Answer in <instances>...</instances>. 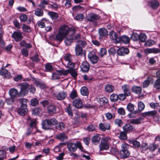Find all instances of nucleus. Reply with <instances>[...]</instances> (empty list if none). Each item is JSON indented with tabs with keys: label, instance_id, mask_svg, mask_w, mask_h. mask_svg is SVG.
Returning a JSON list of instances; mask_svg holds the SVG:
<instances>
[{
	"label": "nucleus",
	"instance_id": "nucleus-1",
	"mask_svg": "<svg viewBox=\"0 0 160 160\" xmlns=\"http://www.w3.org/2000/svg\"><path fill=\"white\" fill-rule=\"evenodd\" d=\"M19 102L21 103L20 108L18 109V113L24 116L27 112L28 109L27 108V100L22 98L19 100Z\"/></svg>",
	"mask_w": 160,
	"mask_h": 160
},
{
	"label": "nucleus",
	"instance_id": "nucleus-2",
	"mask_svg": "<svg viewBox=\"0 0 160 160\" xmlns=\"http://www.w3.org/2000/svg\"><path fill=\"white\" fill-rule=\"evenodd\" d=\"M121 150L119 152V155L121 158H125L128 157L130 155V152L128 150L129 146L126 143H124L121 145Z\"/></svg>",
	"mask_w": 160,
	"mask_h": 160
},
{
	"label": "nucleus",
	"instance_id": "nucleus-3",
	"mask_svg": "<svg viewBox=\"0 0 160 160\" xmlns=\"http://www.w3.org/2000/svg\"><path fill=\"white\" fill-rule=\"evenodd\" d=\"M18 86L19 87L20 90L19 91V94L22 96H25L28 92V89L29 87V84L27 82H23L18 85Z\"/></svg>",
	"mask_w": 160,
	"mask_h": 160
},
{
	"label": "nucleus",
	"instance_id": "nucleus-4",
	"mask_svg": "<svg viewBox=\"0 0 160 160\" xmlns=\"http://www.w3.org/2000/svg\"><path fill=\"white\" fill-rule=\"evenodd\" d=\"M12 37L17 42L22 40L23 38L22 32L19 30L14 32L12 34Z\"/></svg>",
	"mask_w": 160,
	"mask_h": 160
},
{
	"label": "nucleus",
	"instance_id": "nucleus-5",
	"mask_svg": "<svg viewBox=\"0 0 160 160\" xmlns=\"http://www.w3.org/2000/svg\"><path fill=\"white\" fill-rule=\"evenodd\" d=\"M9 93L10 97L15 99H16L17 97L22 96L21 95L19 94V92L18 90L15 88L11 89L9 91Z\"/></svg>",
	"mask_w": 160,
	"mask_h": 160
},
{
	"label": "nucleus",
	"instance_id": "nucleus-6",
	"mask_svg": "<svg viewBox=\"0 0 160 160\" xmlns=\"http://www.w3.org/2000/svg\"><path fill=\"white\" fill-rule=\"evenodd\" d=\"M67 95V93L66 91H62L56 94L55 96L58 100L62 101L66 98Z\"/></svg>",
	"mask_w": 160,
	"mask_h": 160
},
{
	"label": "nucleus",
	"instance_id": "nucleus-7",
	"mask_svg": "<svg viewBox=\"0 0 160 160\" xmlns=\"http://www.w3.org/2000/svg\"><path fill=\"white\" fill-rule=\"evenodd\" d=\"M100 18L99 15L93 13H91L88 15L87 21L93 22L98 20Z\"/></svg>",
	"mask_w": 160,
	"mask_h": 160
},
{
	"label": "nucleus",
	"instance_id": "nucleus-8",
	"mask_svg": "<svg viewBox=\"0 0 160 160\" xmlns=\"http://www.w3.org/2000/svg\"><path fill=\"white\" fill-rule=\"evenodd\" d=\"M99 147L100 150L101 151L108 149L109 148V146L108 143V141L105 139H103L99 145Z\"/></svg>",
	"mask_w": 160,
	"mask_h": 160
},
{
	"label": "nucleus",
	"instance_id": "nucleus-9",
	"mask_svg": "<svg viewBox=\"0 0 160 160\" xmlns=\"http://www.w3.org/2000/svg\"><path fill=\"white\" fill-rule=\"evenodd\" d=\"M59 31L65 37L69 32V28L67 26L63 25L61 27Z\"/></svg>",
	"mask_w": 160,
	"mask_h": 160
},
{
	"label": "nucleus",
	"instance_id": "nucleus-10",
	"mask_svg": "<svg viewBox=\"0 0 160 160\" xmlns=\"http://www.w3.org/2000/svg\"><path fill=\"white\" fill-rule=\"evenodd\" d=\"M80 68L83 72H88L90 68L89 64L87 61L83 62L80 66Z\"/></svg>",
	"mask_w": 160,
	"mask_h": 160
},
{
	"label": "nucleus",
	"instance_id": "nucleus-11",
	"mask_svg": "<svg viewBox=\"0 0 160 160\" xmlns=\"http://www.w3.org/2000/svg\"><path fill=\"white\" fill-rule=\"evenodd\" d=\"M153 82V78L151 77H148L143 82L142 87L144 88H147L149 86L150 83H152Z\"/></svg>",
	"mask_w": 160,
	"mask_h": 160
},
{
	"label": "nucleus",
	"instance_id": "nucleus-12",
	"mask_svg": "<svg viewBox=\"0 0 160 160\" xmlns=\"http://www.w3.org/2000/svg\"><path fill=\"white\" fill-rule=\"evenodd\" d=\"M129 52V49L123 47L119 48L117 51L118 54L120 56H124Z\"/></svg>",
	"mask_w": 160,
	"mask_h": 160
},
{
	"label": "nucleus",
	"instance_id": "nucleus-13",
	"mask_svg": "<svg viewBox=\"0 0 160 160\" xmlns=\"http://www.w3.org/2000/svg\"><path fill=\"white\" fill-rule=\"evenodd\" d=\"M148 5L152 8L156 9L159 6V3L155 0H151L148 2Z\"/></svg>",
	"mask_w": 160,
	"mask_h": 160
},
{
	"label": "nucleus",
	"instance_id": "nucleus-14",
	"mask_svg": "<svg viewBox=\"0 0 160 160\" xmlns=\"http://www.w3.org/2000/svg\"><path fill=\"white\" fill-rule=\"evenodd\" d=\"M99 127L100 129L102 131H105L106 130H109L110 128L109 124L108 122H104V123H101L99 124Z\"/></svg>",
	"mask_w": 160,
	"mask_h": 160
},
{
	"label": "nucleus",
	"instance_id": "nucleus-15",
	"mask_svg": "<svg viewBox=\"0 0 160 160\" xmlns=\"http://www.w3.org/2000/svg\"><path fill=\"white\" fill-rule=\"evenodd\" d=\"M77 143L69 142L67 144L68 150L71 152H75L77 149Z\"/></svg>",
	"mask_w": 160,
	"mask_h": 160
},
{
	"label": "nucleus",
	"instance_id": "nucleus-16",
	"mask_svg": "<svg viewBox=\"0 0 160 160\" xmlns=\"http://www.w3.org/2000/svg\"><path fill=\"white\" fill-rule=\"evenodd\" d=\"M109 35L110 38L113 40H115L116 43L120 42L119 37H117V34L115 32L113 31L109 33Z\"/></svg>",
	"mask_w": 160,
	"mask_h": 160
},
{
	"label": "nucleus",
	"instance_id": "nucleus-17",
	"mask_svg": "<svg viewBox=\"0 0 160 160\" xmlns=\"http://www.w3.org/2000/svg\"><path fill=\"white\" fill-rule=\"evenodd\" d=\"M0 75L2 76L5 75V77L7 79L10 78L11 77L10 73L8 72L7 70L4 68H2L0 70Z\"/></svg>",
	"mask_w": 160,
	"mask_h": 160
},
{
	"label": "nucleus",
	"instance_id": "nucleus-18",
	"mask_svg": "<svg viewBox=\"0 0 160 160\" xmlns=\"http://www.w3.org/2000/svg\"><path fill=\"white\" fill-rule=\"evenodd\" d=\"M73 38L72 35H69L66 37L64 39L65 44L67 46L70 45L73 42Z\"/></svg>",
	"mask_w": 160,
	"mask_h": 160
},
{
	"label": "nucleus",
	"instance_id": "nucleus-19",
	"mask_svg": "<svg viewBox=\"0 0 160 160\" xmlns=\"http://www.w3.org/2000/svg\"><path fill=\"white\" fill-rule=\"evenodd\" d=\"M42 128L44 130H49L52 129L48 119H45L42 123Z\"/></svg>",
	"mask_w": 160,
	"mask_h": 160
},
{
	"label": "nucleus",
	"instance_id": "nucleus-20",
	"mask_svg": "<svg viewBox=\"0 0 160 160\" xmlns=\"http://www.w3.org/2000/svg\"><path fill=\"white\" fill-rule=\"evenodd\" d=\"M56 138L62 141H63L68 138V137L66 134L62 132L57 134L56 136Z\"/></svg>",
	"mask_w": 160,
	"mask_h": 160
},
{
	"label": "nucleus",
	"instance_id": "nucleus-21",
	"mask_svg": "<svg viewBox=\"0 0 160 160\" xmlns=\"http://www.w3.org/2000/svg\"><path fill=\"white\" fill-rule=\"evenodd\" d=\"M73 104L74 106L77 108H81L82 107V103L80 99H76L73 102Z\"/></svg>",
	"mask_w": 160,
	"mask_h": 160
},
{
	"label": "nucleus",
	"instance_id": "nucleus-22",
	"mask_svg": "<svg viewBox=\"0 0 160 160\" xmlns=\"http://www.w3.org/2000/svg\"><path fill=\"white\" fill-rule=\"evenodd\" d=\"M88 58L90 60L92 63L95 64L96 63L98 60V58L96 55H92L91 53H89L88 55Z\"/></svg>",
	"mask_w": 160,
	"mask_h": 160
},
{
	"label": "nucleus",
	"instance_id": "nucleus-23",
	"mask_svg": "<svg viewBox=\"0 0 160 160\" xmlns=\"http://www.w3.org/2000/svg\"><path fill=\"white\" fill-rule=\"evenodd\" d=\"M157 113V111L155 110L148 111L142 113V117H145L147 116L149 117L153 116L155 115Z\"/></svg>",
	"mask_w": 160,
	"mask_h": 160
},
{
	"label": "nucleus",
	"instance_id": "nucleus-24",
	"mask_svg": "<svg viewBox=\"0 0 160 160\" xmlns=\"http://www.w3.org/2000/svg\"><path fill=\"white\" fill-rule=\"evenodd\" d=\"M122 89L124 93L127 96H129L130 95V91L129 90V87L128 85L126 84L122 86Z\"/></svg>",
	"mask_w": 160,
	"mask_h": 160
},
{
	"label": "nucleus",
	"instance_id": "nucleus-25",
	"mask_svg": "<svg viewBox=\"0 0 160 160\" xmlns=\"http://www.w3.org/2000/svg\"><path fill=\"white\" fill-rule=\"evenodd\" d=\"M48 112L49 113H55L56 112V107L53 105H49L47 107Z\"/></svg>",
	"mask_w": 160,
	"mask_h": 160
},
{
	"label": "nucleus",
	"instance_id": "nucleus-26",
	"mask_svg": "<svg viewBox=\"0 0 160 160\" xmlns=\"http://www.w3.org/2000/svg\"><path fill=\"white\" fill-rule=\"evenodd\" d=\"M98 33L99 35L102 37L107 36L108 34L107 30L104 28H100L98 30Z\"/></svg>",
	"mask_w": 160,
	"mask_h": 160
},
{
	"label": "nucleus",
	"instance_id": "nucleus-27",
	"mask_svg": "<svg viewBox=\"0 0 160 160\" xmlns=\"http://www.w3.org/2000/svg\"><path fill=\"white\" fill-rule=\"evenodd\" d=\"M101 138L98 135H96L93 136L92 138V142L95 144H97L99 142Z\"/></svg>",
	"mask_w": 160,
	"mask_h": 160
},
{
	"label": "nucleus",
	"instance_id": "nucleus-28",
	"mask_svg": "<svg viewBox=\"0 0 160 160\" xmlns=\"http://www.w3.org/2000/svg\"><path fill=\"white\" fill-rule=\"evenodd\" d=\"M75 54L77 56H79L82 54V48L79 47L78 45H76L75 49Z\"/></svg>",
	"mask_w": 160,
	"mask_h": 160
},
{
	"label": "nucleus",
	"instance_id": "nucleus-29",
	"mask_svg": "<svg viewBox=\"0 0 160 160\" xmlns=\"http://www.w3.org/2000/svg\"><path fill=\"white\" fill-rule=\"evenodd\" d=\"M68 73H70L71 76L74 79L77 78L78 74L76 69H68Z\"/></svg>",
	"mask_w": 160,
	"mask_h": 160
},
{
	"label": "nucleus",
	"instance_id": "nucleus-30",
	"mask_svg": "<svg viewBox=\"0 0 160 160\" xmlns=\"http://www.w3.org/2000/svg\"><path fill=\"white\" fill-rule=\"evenodd\" d=\"M42 109L39 107L34 108L32 109V113L33 115H37L41 112Z\"/></svg>",
	"mask_w": 160,
	"mask_h": 160
},
{
	"label": "nucleus",
	"instance_id": "nucleus-31",
	"mask_svg": "<svg viewBox=\"0 0 160 160\" xmlns=\"http://www.w3.org/2000/svg\"><path fill=\"white\" fill-rule=\"evenodd\" d=\"M34 84L35 85L41 89H43L45 87V85L40 80H35Z\"/></svg>",
	"mask_w": 160,
	"mask_h": 160
},
{
	"label": "nucleus",
	"instance_id": "nucleus-32",
	"mask_svg": "<svg viewBox=\"0 0 160 160\" xmlns=\"http://www.w3.org/2000/svg\"><path fill=\"white\" fill-rule=\"evenodd\" d=\"M81 93L83 96H87L89 94V91L87 88L85 86L82 87L80 90Z\"/></svg>",
	"mask_w": 160,
	"mask_h": 160
},
{
	"label": "nucleus",
	"instance_id": "nucleus-33",
	"mask_svg": "<svg viewBox=\"0 0 160 160\" xmlns=\"http://www.w3.org/2000/svg\"><path fill=\"white\" fill-rule=\"evenodd\" d=\"M132 91L134 93L139 94L142 91V88L141 87L139 86H134L132 88Z\"/></svg>",
	"mask_w": 160,
	"mask_h": 160
},
{
	"label": "nucleus",
	"instance_id": "nucleus-34",
	"mask_svg": "<svg viewBox=\"0 0 160 160\" xmlns=\"http://www.w3.org/2000/svg\"><path fill=\"white\" fill-rule=\"evenodd\" d=\"M119 38L120 39V42L121 41L125 44H128L129 42V38L126 36H122Z\"/></svg>",
	"mask_w": 160,
	"mask_h": 160
},
{
	"label": "nucleus",
	"instance_id": "nucleus-35",
	"mask_svg": "<svg viewBox=\"0 0 160 160\" xmlns=\"http://www.w3.org/2000/svg\"><path fill=\"white\" fill-rule=\"evenodd\" d=\"M122 129L124 132H127L132 130L133 129V127L129 124H126L123 126Z\"/></svg>",
	"mask_w": 160,
	"mask_h": 160
},
{
	"label": "nucleus",
	"instance_id": "nucleus-36",
	"mask_svg": "<svg viewBox=\"0 0 160 160\" xmlns=\"http://www.w3.org/2000/svg\"><path fill=\"white\" fill-rule=\"evenodd\" d=\"M142 119L141 118L137 119H132L130 120V123L132 124H138L141 123Z\"/></svg>",
	"mask_w": 160,
	"mask_h": 160
},
{
	"label": "nucleus",
	"instance_id": "nucleus-37",
	"mask_svg": "<svg viewBox=\"0 0 160 160\" xmlns=\"http://www.w3.org/2000/svg\"><path fill=\"white\" fill-rule=\"evenodd\" d=\"M153 88L157 90L160 89V79H157L154 82Z\"/></svg>",
	"mask_w": 160,
	"mask_h": 160
},
{
	"label": "nucleus",
	"instance_id": "nucleus-38",
	"mask_svg": "<svg viewBox=\"0 0 160 160\" xmlns=\"http://www.w3.org/2000/svg\"><path fill=\"white\" fill-rule=\"evenodd\" d=\"M48 14L53 19H56L58 17V13L53 12H48Z\"/></svg>",
	"mask_w": 160,
	"mask_h": 160
},
{
	"label": "nucleus",
	"instance_id": "nucleus-39",
	"mask_svg": "<svg viewBox=\"0 0 160 160\" xmlns=\"http://www.w3.org/2000/svg\"><path fill=\"white\" fill-rule=\"evenodd\" d=\"M147 51L149 53H157L160 52V49L153 48L151 49H148L147 50Z\"/></svg>",
	"mask_w": 160,
	"mask_h": 160
},
{
	"label": "nucleus",
	"instance_id": "nucleus-40",
	"mask_svg": "<svg viewBox=\"0 0 160 160\" xmlns=\"http://www.w3.org/2000/svg\"><path fill=\"white\" fill-rule=\"evenodd\" d=\"M43 14V12L42 9L37 8L35 11V14L36 16L39 17L42 16Z\"/></svg>",
	"mask_w": 160,
	"mask_h": 160
},
{
	"label": "nucleus",
	"instance_id": "nucleus-41",
	"mask_svg": "<svg viewBox=\"0 0 160 160\" xmlns=\"http://www.w3.org/2000/svg\"><path fill=\"white\" fill-rule=\"evenodd\" d=\"M48 119L51 127L52 126L56 125L58 123V121L55 118Z\"/></svg>",
	"mask_w": 160,
	"mask_h": 160
},
{
	"label": "nucleus",
	"instance_id": "nucleus-42",
	"mask_svg": "<svg viewBox=\"0 0 160 160\" xmlns=\"http://www.w3.org/2000/svg\"><path fill=\"white\" fill-rule=\"evenodd\" d=\"M156 43V41L151 39L148 40L145 43V45L147 47H150Z\"/></svg>",
	"mask_w": 160,
	"mask_h": 160
},
{
	"label": "nucleus",
	"instance_id": "nucleus-43",
	"mask_svg": "<svg viewBox=\"0 0 160 160\" xmlns=\"http://www.w3.org/2000/svg\"><path fill=\"white\" fill-rule=\"evenodd\" d=\"M57 72L58 73L59 75H67L68 73V69L65 70L64 69L57 70Z\"/></svg>",
	"mask_w": 160,
	"mask_h": 160
},
{
	"label": "nucleus",
	"instance_id": "nucleus-44",
	"mask_svg": "<svg viewBox=\"0 0 160 160\" xmlns=\"http://www.w3.org/2000/svg\"><path fill=\"white\" fill-rule=\"evenodd\" d=\"M105 89L108 92H112L114 90V87L112 85L108 84L105 86Z\"/></svg>",
	"mask_w": 160,
	"mask_h": 160
},
{
	"label": "nucleus",
	"instance_id": "nucleus-45",
	"mask_svg": "<svg viewBox=\"0 0 160 160\" xmlns=\"http://www.w3.org/2000/svg\"><path fill=\"white\" fill-rule=\"evenodd\" d=\"M118 95L113 93L110 96V100L112 102H115L118 101Z\"/></svg>",
	"mask_w": 160,
	"mask_h": 160
},
{
	"label": "nucleus",
	"instance_id": "nucleus-46",
	"mask_svg": "<svg viewBox=\"0 0 160 160\" xmlns=\"http://www.w3.org/2000/svg\"><path fill=\"white\" fill-rule=\"evenodd\" d=\"M45 68L46 71L49 72L52 71L53 69V67L50 63H48L45 64Z\"/></svg>",
	"mask_w": 160,
	"mask_h": 160
},
{
	"label": "nucleus",
	"instance_id": "nucleus-47",
	"mask_svg": "<svg viewBox=\"0 0 160 160\" xmlns=\"http://www.w3.org/2000/svg\"><path fill=\"white\" fill-rule=\"evenodd\" d=\"M127 135L125 132L122 131L120 132L119 138L121 140H124L127 139Z\"/></svg>",
	"mask_w": 160,
	"mask_h": 160
},
{
	"label": "nucleus",
	"instance_id": "nucleus-48",
	"mask_svg": "<svg viewBox=\"0 0 160 160\" xmlns=\"http://www.w3.org/2000/svg\"><path fill=\"white\" fill-rule=\"evenodd\" d=\"M77 44L76 45H78L79 47L83 48L85 47L87 44L86 41L84 40H78L77 41Z\"/></svg>",
	"mask_w": 160,
	"mask_h": 160
},
{
	"label": "nucleus",
	"instance_id": "nucleus-49",
	"mask_svg": "<svg viewBox=\"0 0 160 160\" xmlns=\"http://www.w3.org/2000/svg\"><path fill=\"white\" fill-rule=\"evenodd\" d=\"M39 101L37 98L32 99L31 100L30 105L32 106H36L38 105Z\"/></svg>",
	"mask_w": 160,
	"mask_h": 160
},
{
	"label": "nucleus",
	"instance_id": "nucleus-50",
	"mask_svg": "<svg viewBox=\"0 0 160 160\" xmlns=\"http://www.w3.org/2000/svg\"><path fill=\"white\" fill-rule=\"evenodd\" d=\"M65 128V124L62 122H59L58 125L55 126V128L59 130H63Z\"/></svg>",
	"mask_w": 160,
	"mask_h": 160
},
{
	"label": "nucleus",
	"instance_id": "nucleus-51",
	"mask_svg": "<svg viewBox=\"0 0 160 160\" xmlns=\"http://www.w3.org/2000/svg\"><path fill=\"white\" fill-rule=\"evenodd\" d=\"M138 40L141 42H144L147 39V36L143 33H142L139 36Z\"/></svg>",
	"mask_w": 160,
	"mask_h": 160
},
{
	"label": "nucleus",
	"instance_id": "nucleus-52",
	"mask_svg": "<svg viewBox=\"0 0 160 160\" xmlns=\"http://www.w3.org/2000/svg\"><path fill=\"white\" fill-rule=\"evenodd\" d=\"M64 36L59 31L58 33L57 34L56 36V39L60 42L62 41L63 38H65Z\"/></svg>",
	"mask_w": 160,
	"mask_h": 160
},
{
	"label": "nucleus",
	"instance_id": "nucleus-53",
	"mask_svg": "<svg viewBox=\"0 0 160 160\" xmlns=\"http://www.w3.org/2000/svg\"><path fill=\"white\" fill-rule=\"evenodd\" d=\"M84 17V16L82 14L78 13L74 18L77 20L81 21L83 19Z\"/></svg>",
	"mask_w": 160,
	"mask_h": 160
},
{
	"label": "nucleus",
	"instance_id": "nucleus-54",
	"mask_svg": "<svg viewBox=\"0 0 160 160\" xmlns=\"http://www.w3.org/2000/svg\"><path fill=\"white\" fill-rule=\"evenodd\" d=\"M31 59L32 62H39L40 59L38 57V55L37 54H35L33 56L30 58Z\"/></svg>",
	"mask_w": 160,
	"mask_h": 160
},
{
	"label": "nucleus",
	"instance_id": "nucleus-55",
	"mask_svg": "<svg viewBox=\"0 0 160 160\" xmlns=\"http://www.w3.org/2000/svg\"><path fill=\"white\" fill-rule=\"evenodd\" d=\"M22 28V30L24 32H29L31 31V28L25 24H23Z\"/></svg>",
	"mask_w": 160,
	"mask_h": 160
},
{
	"label": "nucleus",
	"instance_id": "nucleus-56",
	"mask_svg": "<svg viewBox=\"0 0 160 160\" xmlns=\"http://www.w3.org/2000/svg\"><path fill=\"white\" fill-rule=\"evenodd\" d=\"M78 96L77 92L76 90L72 91L70 94L69 97L71 99H73Z\"/></svg>",
	"mask_w": 160,
	"mask_h": 160
},
{
	"label": "nucleus",
	"instance_id": "nucleus-57",
	"mask_svg": "<svg viewBox=\"0 0 160 160\" xmlns=\"http://www.w3.org/2000/svg\"><path fill=\"white\" fill-rule=\"evenodd\" d=\"M17 99H15L10 97V98L7 99L5 102L8 104L10 105L12 104Z\"/></svg>",
	"mask_w": 160,
	"mask_h": 160
},
{
	"label": "nucleus",
	"instance_id": "nucleus-58",
	"mask_svg": "<svg viewBox=\"0 0 160 160\" xmlns=\"http://www.w3.org/2000/svg\"><path fill=\"white\" fill-rule=\"evenodd\" d=\"M127 109L130 112H132L134 110V105L132 104L129 103L127 105Z\"/></svg>",
	"mask_w": 160,
	"mask_h": 160
},
{
	"label": "nucleus",
	"instance_id": "nucleus-59",
	"mask_svg": "<svg viewBox=\"0 0 160 160\" xmlns=\"http://www.w3.org/2000/svg\"><path fill=\"white\" fill-rule=\"evenodd\" d=\"M108 100L106 98H100L99 100L100 103L102 105H105L108 102Z\"/></svg>",
	"mask_w": 160,
	"mask_h": 160
},
{
	"label": "nucleus",
	"instance_id": "nucleus-60",
	"mask_svg": "<svg viewBox=\"0 0 160 160\" xmlns=\"http://www.w3.org/2000/svg\"><path fill=\"white\" fill-rule=\"evenodd\" d=\"M6 157L5 151L0 150V160H3Z\"/></svg>",
	"mask_w": 160,
	"mask_h": 160
},
{
	"label": "nucleus",
	"instance_id": "nucleus-61",
	"mask_svg": "<svg viewBox=\"0 0 160 160\" xmlns=\"http://www.w3.org/2000/svg\"><path fill=\"white\" fill-rule=\"evenodd\" d=\"M19 18L21 21L22 22L26 21L28 18L27 16L24 14H21L20 15Z\"/></svg>",
	"mask_w": 160,
	"mask_h": 160
},
{
	"label": "nucleus",
	"instance_id": "nucleus-62",
	"mask_svg": "<svg viewBox=\"0 0 160 160\" xmlns=\"http://www.w3.org/2000/svg\"><path fill=\"white\" fill-rule=\"evenodd\" d=\"M75 65L72 61L68 62L67 63V67L69 68V69H72L74 68Z\"/></svg>",
	"mask_w": 160,
	"mask_h": 160
},
{
	"label": "nucleus",
	"instance_id": "nucleus-63",
	"mask_svg": "<svg viewBox=\"0 0 160 160\" xmlns=\"http://www.w3.org/2000/svg\"><path fill=\"white\" fill-rule=\"evenodd\" d=\"M114 124L118 127H121L123 124V122L121 119H117L115 120Z\"/></svg>",
	"mask_w": 160,
	"mask_h": 160
},
{
	"label": "nucleus",
	"instance_id": "nucleus-64",
	"mask_svg": "<svg viewBox=\"0 0 160 160\" xmlns=\"http://www.w3.org/2000/svg\"><path fill=\"white\" fill-rule=\"evenodd\" d=\"M64 59L68 62L72 61V57L69 53L66 54L64 57Z\"/></svg>",
	"mask_w": 160,
	"mask_h": 160
}]
</instances>
